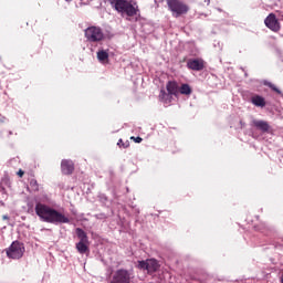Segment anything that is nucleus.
<instances>
[{
	"mask_svg": "<svg viewBox=\"0 0 283 283\" xmlns=\"http://www.w3.org/2000/svg\"><path fill=\"white\" fill-rule=\"evenodd\" d=\"M25 253V247L19 241H13L7 249V256L11 260H21Z\"/></svg>",
	"mask_w": 283,
	"mask_h": 283,
	"instance_id": "20e7f679",
	"label": "nucleus"
},
{
	"mask_svg": "<svg viewBox=\"0 0 283 283\" xmlns=\"http://www.w3.org/2000/svg\"><path fill=\"white\" fill-rule=\"evenodd\" d=\"M117 145L119 146V149H127L129 147V140L124 142L123 139H119Z\"/></svg>",
	"mask_w": 283,
	"mask_h": 283,
	"instance_id": "aec40b11",
	"label": "nucleus"
},
{
	"mask_svg": "<svg viewBox=\"0 0 283 283\" xmlns=\"http://www.w3.org/2000/svg\"><path fill=\"white\" fill-rule=\"evenodd\" d=\"M112 8L119 12V14H126V17H136L140 9L134 1L128 0H107Z\"/></svg>",
	"mask_w": 283,
	"mask_h": 283,
	"instance_id": "f03ea898",
	"label": "nucleus"
},
{
	"mask_svg": "<svg viewBox=\"0 0 283 283\" xmlns=\"http://www.w3.org/2000/svg\"><path fill=\"white\" fill-rule=\"evenodd\" d=\"M35 213L40 217V220L50 224H69L70 222V218L65 214L41 202L35 205Z\"/></svg>",
	"mask_w": 283,
	"mask_h": 283,
	"instance_id": "f257e3e1",
	"label": "nucleus"
},
{
	"mask_svg": "<svg viewBox=\"0 0 283 283\" xmlns=\"http://www.w3.org/2000/svg\"><path fill=\"white\" fill-rule=\"evenodd\" d=\"M168 10L172 13V17L178 19L189 12V7L181 0H167Z\"/></svg>",
	"mask_w": 283,
	"mask_h": 283,
	"instance_id": "7ed1b4c3",
	"label": "nucleus"
},
{
	"mask_svg": "<svg viewBox=\"0 0 283 283\" xmlns=\"http://www.w3.org/2000/svg\"><path fill=\"white\" fill-rule=\"evenodd\" d=\"M188 70H193V72H202L205 70V60L202 59H190L187 62Z\"/></svg>",
	"mask_w": 283,
	"mask_h": 283,
	"instance_id": "6e6552de",
	"label": "nucleus"
},
{
	"mask_svg": "<svg viewBox=\"0 0 283 283\" xmlns=\"http://www.w3.org/2000/svg\"><path fill=\"white\" fill-rule=\"evenodd\" d=\"M252 105H255V107H266V99L260 95H254L251 97Z\"/></svg>",
	"mask_w": 283,
	"mask_h": 283,
	"instance_id": "ddd939ff",
	"label": "nucleus"
},
{
	"mask_svg": "<svg viewBox=\"0 0 283 283\" xmlns=\"http://www.w3.org/2000/svg\"><path fill=\"white\" fill-rule=\"evenodd\" d=\"M209 3H211V0H205L206 6H209Z\"/></svg>",
	"mask_w": 283,
	"mask_h": 283,
	"instance_id": "393cba45",
	"label": "nucleus"
},
{
	"mask_svg": "<svg viewBox=\"0 0 283 283\" xmlns=\"http://www.w3.org/2000/svg\"><path fill=\"white\" fill-rule=\"evenodd\" d=\"M264 85L266 87H270V90L272 92H275L276 94H282V91H280V88H277V86H275V84L271 83V82H264Z\"/></svg>",
	"mask_w": 283,
	"mask_h": 283,
	"instance_id": "6ab92c4d",
	"label": "nucleus"
},
{
	"mask_svg": "<svg viewBox=\"0 0 283 283\" xmlns=\"http://www.w3.org/2000/svg\"><path fill=\"white\" fill-rule=\"evenodd\" d=\"M280 280H281V283H283V273H282V275H281Z\"/></svg>",
	"mask_w": 283,
	"mask_h": 283,
	"instance_id": "cd10ccee",
	"label": "nucleus"
},
{
	"mask_svg": "<svg viewBox=\"0 0 283 283\" xmlns=\"http://www.w3.org/2000/svg\"><path fill=\"white\" fill-rule=\"evenodd\" d=\"M147 266H148V273H156L158 269H160V264H158V261L156 259L147 260Z\"/></svg>",
	"mask_w": 283,
	"mask_h": 283,
	"instance_id": "4468645a",
	"label": "nucleus"
},
{
	"mask_svg": "<svg viewBox=\"0 0 283 283\" xmlns=\"http://www.w3.org/2000/svg\"><path fill=\"white\" fill-rule=\"evenodd\" d=\"M18 176H19V178H23V176H25V171H23V170H19L18 171Z\"/></svg>",
	"mask_w": 283,
	"mask_h": 283,
	"instance_id": "b1692460",
	"label": "nucleus"
},
{
	"mask_svg": "<svg viewBox=\"0 0 283 283\" xmlns=\"http://www.w3.org/2000/svg\"><path fill=\"white\" fill-rule=\"evenodd\" d=\"M252 229H254V231H262L263 226H262V223H256V224H254V226L252 227Z\"/></svg>",
	"mask_w": 283,
	"mask_h": 283,
	"instance_id": "4be33fe9",
	"label": "nucleus"
},
{
	"mask_svg": "<svg viewBox=\"0 0 283 283\" xmlns=\"http://www.w3.org/2000/svg\"><path fill=\"white\" fill-rule=\"evenodd\" d=\"M130 140H134V143H143V137H130Z\"/></svg>",
	"mask_w": 283,
	"mask_h": 283,
	"instance_id": "5701e85b",
	"label": "nucleus"
},
{
	"mask_svg": "<svg viewBox=\"0 0 283 283\" xmlns=\"http://www.w3.org/2000/svg\"><path fill=\"white\" fill-rule=\"evenodd\" d=\"M134 275L125 269L115 271L109 283H132Z\"/></svg>",
	"mask_w": 283,
	"mask_h": 283,
	"instance_id": "423d86ee",
	"label": "nucleus"
},
{
	"mask_svg": "<svg viewBox=\"0 0 283 283\" xmlns=\"http://www.w3.org/2000/svg\"><path fill=\"white\" fill-rule=\"evenodd\" d=\"M61 170L64 176H72V174H74V161L71 159H63L61 161Z\"/></svg>",
	"mask_w": 283,
	"mask_h": 283,
	"instance_id": "9d476101",
	"label": "nucleus"
},
{
	"mask_svg": "<svg viewBox=\"0 0 283 283\" xmlns=\"http://www.w3.org/2000/svg\"><path fill=\"white\" fill-rule=\"evenodd\" d=\"M166 90L168 92V96H176L180 94V86L178 85V82L176 81H169L166 84Z\"/></svg>",
	"mask_w": 283,
	"mask_h": 283,
	"instance_id": "9b49d317",
	"label": "nucleus"
},
{
	"mask_svg": "<svg viewBox=\"0 0 283 283\" xmlns=\"http://www.w3.org/2000/svg\"><path fill=\"white\" fill-rule=\"evenodd\" d=\"M161 96H167V93L165 91H161Z\"/></svg>",
	"mask_w": 283,
	"mask_h": 283,
	"instance_id": "a878e982",
	"label": "nucleus"
},
{
	"mask_svg": "<svg viewBox=\"0 0 283 283\" xmlns=\"http://www.w3.org/2000/svg\"><path fill=\"white\" fill-rule=\"evenodd\" d=\"M75 232H76V235H77L80 242H90V238L87 237V232L86 231H84L81 228H76Z\"/></svg>",
	"mask_w": 283,
	"mask_h": 283,
	"instance_id": "dca6fc26",
	"label": "nucleus"
},
{
	"mask_svg": "<svg viewBox=\"0 0 283 283\" xmlns=\"http://www.w3.org/2000/svg\"><path fill=\"white\" fill-rule=\"evenodd\" d=\"M137 269H140L142 271H148L147 261H138Z\"/></svg>",
	"mask_w": 283,
	"mask_h": 283,
	"instance_id": "412c9836",
	"label": "nucleus"
},
{
	"mask_svg": "<svg viewBox=\"0 0 283 283\" xmlns=\"http://www.w3.org/2000/svg\"><path fill=\"white\" fill-rule=\"evenodd\" d=\"M264 23L272 32H280V30H282V25L280 24V20H277L275 13H270L265 18Z\"/></svg>",
	"mask_w": 283,
	"mask_h": 283,
	"instance_id": "0eeeda50",
	"label": "nucleus"
},
{
	"mask_svg": "<svg viewBox=\"0 0 283 283\" xmlns=\"http://www.w3.org/2000/svg\"><path fill=\"white\" fill-rule=\"evenodd\" d=\"M252 127H255V129H259V132H262L263 134H269L271 132V124L266 120L262 119H253L251 122Z\"/></svg>",
	"mask_w": 283,
	"mask_h": 283,
	"instance_id": "1a4fd4ad",
	"label": "nucleus"
},
{
	"mask_svg": "<svg viewBox=\"0 0 283 283\" xmlns=\"http://www.w3.org/2000/svg\"><path fill=\"white\" fill-rule=\"evenodd\" d=\"M75 249L77 253H81V255H85V253H90V241H78L75 244Z\"/></svg>",
	"mask_w": 283,
	"mask_h": 283,
	"instance_id": "f8f14e48",
	"label": "nucleus"
},
{
	"mask_svg": "<svg viewBox=\"0 0 283 283\" xmlns=\"http://www.w3.org/2000/svg\"><path fill=\"white\" fill-rule=\"evenodd\" d=\"M3 220H9V217L8 216H3Z\"/></svg>",
	"mask_w": 283,
	"mask_h": 283,
	"instance_id": "bb28decb",
	"label": "nucleus"
},
{
	"mask_svg": "<svg viewBox=\"0 0 283 283\" xmlns=\"http://www.w3.org/2000/svg\"><path fill=\"white\" fill-rule=\"evenodd\" d=\"M85 36L90 43H99L105 39V34L103 33V29L99 27H88L85 30Z\"/></svg>",
	"mask_w": 283,
	"mask_h": 283,
	"instance_id": "39448f33",
	"label": "nucleus"
},
{
	"mask_svg": "<svg viewBox=\"0 0 283 283\" xmlns=\"http://www.w3.org/2000/svg\"><path fill=\"white\" fill-rule=\"evenodd\" d=\"M29 189L32 193H36V191H39V181H36L34 178H31L29 180Z\"/></svg>",
	"mask_w": 283,
	"mask_h": 283,
	"instance_id": "a211bd4d",
	"label": "nucleus"
},
{
	"mask_svg": "<svg viewBox=\"0 0 283 283\" xmlns=\"http://www.w3.org/2000/svg\"><path fill=\"white\" fill-rule=\"evenodd\" d=\"M97 61H99V63H109V53H107L105 50L98 51Z\"/></svg>",
	"mask_w": 283,
	"mask_h": 283,
	"instance_id": "2eb2a0df",
	"label": "nucleus"
},
{
	"mask_svg": "<svg viewBox=\"0 0 283 283\" xmlns=\"http://www.w3.org/2000/svg\"><path fill=\"white\" fill-rule=\"evenodd\" d=\"M192 92L193 90H191L189 84H181V86H179V94H182L184 96H191Z\"/></svg>",
	"mask_w": 283,
	"mask_h": 283,
	"instance_id": "f3484780",
	"label": "nucleus"
}]
</instances>
